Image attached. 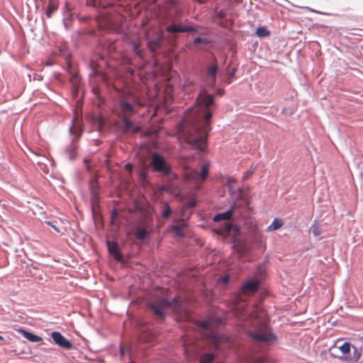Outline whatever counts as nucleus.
I'll return each mask as SVG.
<instances>
[{"label": "nucleus", "mask_w": 363, "mask_h": 363, "mask_svg": "<svg viewBox=\"0 0 363 363\" xmlns=\"http://www.w3.org/2000/svg\"><path fill=\"white\" fill-rule=\"evenodd\" d=\"M213 101V95L208 94L205 89L201 90L196 98L195 106L186 113L179 125L184 140L199 151L204 150L207 135L211 130L212 113L208 108Z\"/></svg>", "instance_id": "nucleus-1"}, {"label": "nucleus", "mask_w": 363, "mask_h": 363, "mask_svg": "<svg viewBox=\"0 0 363 363\" xmlns=\"http://www.w3.org/2000/svg\"><path fill=\"white\" fill-rule=\"evenodd\" d=\"M235 315L239 319L246 320L255 328L254 330L249 333L250 336L255 341L269 345L276 340V336L272 333L267 325L264 311H259L256 308L253 312H250L247 309L242 308V306H238L235 307Z\"/></svg>", "instance_id": "nucleus-2"}, {"label": "nucleus", "mask_w": 363, "mask_h": 363, "mask_svg": "<svg viewBox=\"0 0 363 363\" xmlns=\"http://www.w3.org/2000/svg\"><path fill=\"white\" fill-rule=\"evenodd\" d=\"M150 309L160 318H164L169 311L176 313H182L184 311L182 303L177 298L172 301H167L162 296H156L154 300L148 303Z\"/></svg>", "instance_id": "nucleus-3"}, {"label": "nucleus", "mask_w": 363, "mask_h": 363, "mask_svg": "<svg viewBox=\"0 0 363 363\" xmlns=\"http://www.w3.org/2000/svg\"><path fill=\"white\" fill-rule=\"evenodd\" d=\"M150 167L154 172L160 173L164 177L174 178L175 175L172 173V167L166 159L158 153H152L150 157Z\"/></svg>", "instance_id": "nucleus-4"}, {"label": "nucleus", "mask_w": 363, "mask_h": 363, "mask_svg": "<svg viewBox=\"0 0 363 363\" xmlns=\"http://www.w3.org/2000/svg\"><path fill=\"white\" fill-rule=\"evenodd\" d=\"M137 103L134 99L123 97L120 99L119 107L117 110V114L119 117L128 118L136 113L135 104Z\"/></svg>", "instance_id": "nucleus-5"}, {"label": "nucleus", "mask_w": 363, "mask_h": 363, "mask_svg": "<svg viewBox=\"0 0 363 363\" xmlns=\"http://www.w3.org/2000/svg\"><path fill=\"white\" fill-rule=\"evenodd\" d=\"M210 164L208 162L204 163L199 173L197 170L193 169H187L185 174V177L187 181H204L208 176Z\"/></svg>", "instance_id": "nucleus-6"}, {"label": "nucleus", "mask_w": 363, "mask_h": 363, "mask_svg": "<svg viewBox=\"0 0 363 363\" xmlns=\"http://www.w3.org/2000/svg\"><path fill=\"white\" fill-rule=\"evenodd\" d=\"M51 337L55 343L60 347L69 350L72 347V343L59 332H52Z\"/></svg>", "instance_id": "nucleus-7"}, {"label": "nucleus", "mask_w": 363, "mask_h": 363, "mask_svg": "<svg viewBox=\"0 0 363 363\" xmlns=\"http://www.w3.org/2000/svg\"><path fill=\"white\" fill-rule=\"evenodd\" d=\"M260 279L257 277L249 280L243 284L242 291L245 294H251L255 293L259 286Z\"/></svg>", "instance_id": "nucleus-8"}, {"label": "nucleus", "mask_w": 363, "mask_h": 363, "mask_svg": "<svg viewBox=\"0 0 363 363\" xmlns=\"http://www.w3.org/2000/svg\"><path fill=\"white\" fill-rule=\"evenodd\" d=\"M123 129L125 133H137L139 131L140 128L135 125L128 118H122Z\"/></svg>", "instance_id": "nucleus-9"}, {"label": "nucleus", "mask_w": 363, "mask_h": 363, "mask_svg": "<svg viewBox=\"0 0 363 363\" xmlns=\"http://www.w3.org/2000/svg\"><path fill=\"white\" fill-rule=\"evenodd\" d=\"M186 226V223L184 220L178 221L175 225H173L172 230L174 235L177 237H183L184 228Z\"/></svg>", "instance_id": "nucleus-10"}, {"label": "nucleus", "mask_w": 363, "mask_h": 363, "mask_svg": "<svg viewBox=\"0 0 363 363\" xmlns=\"http://www.w3.org/2000/svg\"><path fill=\"white\" fill-rule=\"evenodd\" d=\"M218 67L216 65H212L208 67L207 74L208 76V84L210 86H214L216 83V75L217 73Z\"/></svg>", "instance_id": "nucleus-11"}, {"label": "nucleus", "mask_w": 363, "mask_h": 363, "mask_svg": "<svg viewBox=\"0 0 363 363\" xmlns=\"http://www.w3.org/2000/svg\"><path fill=\"white\" fill-rule=\"evenodd\" d=\"M107 246H108V251L110 252V253L114 256V257L117 259V260H121L122 257H121V255L119 252V250H118V245L114 243V242H111L110 241H107Z\"/></svg>", "instance_id": "nucleus-12"}, {"label": "nucleus", "mask_w": 363, "mask_h": 363, "mask_svg": "<svg viewBox=\"0 0 363 363\" xmlns=\"http://www.w3.org/2000/svg\"><path fill=\"white\" fill-rule=\"evenodd\" d=\"M20 332L22 333L23 336L27 339L28 340L32 342H38L43 340L42 337L38 335H36L33 333L28 332L25 330L21 329Z\"/></svg>", "instance_id": "nucleus-13"}, {"label": "nucleus", "mask_w": 363, "mask_h": 363, "mask_svg": "<svg viewBox=\"0 0 363 363\" xmlns=\"http://www.w3.org/2000/svg\"><path fill=\"white\" fill-rule=\"evenodd\" d=\"M353 349H354V351H353V354L352 356H350V357L346 356L342 359H345V360L352 361L353 362H358L361 359V357H362L361 349L356 347H353Z\"/></svg>", "instance_id": "nucleus-14"}, {"label": "nucleus", "mask_w": 363, "mask_h": 363, "mask_svg": "<svg viewBox=\"0 0 363 363\" xmlns=\"http://www.w3.org/2000/svg\"><path fill=\"white\" fill-rule=\"evenodd\" d=\"M233 208H232L231 209L225 211V212H223V213H218L217 215H216L213 218V220L215 222H218L220 220H228L230 218L231 216H232V213H233Z\"/></svg>", "instance_id": "nucleus-15"}, {"label": "nucleus", "mask_w": 363, "mask_h": 363, "mask_svg": "<svg viewBox=\"0 0 363 363\" xmlns=\"http://www.w3.org/2000/svg\"><path fill=\"white\" fill-rule=\"evenodd\" d=\"M284 223L283 221L279 218H274L271 225H269L267 230V231H274L276 230H278L283 225Z\"/></svg>", "instance_id": "nucleus-16"}, {"label": "nucleus", "mask_w": 363, "mask_h": 363, "mask_svg": "<svg viewBox=\"0 0 363 363\" xmlns=\"http://www.w3.org/2000/svg\"><path fill=\"white\" fill-rule=\"evenodd\" d=\"M135 235L138 239H145L147 235V230L146 228L143 226H138L136 228Z\"/></svg>", "instance_id": "nucleus-17"}, {"label": "nucleus", "mask_w": 363, "mask_h": 363, "mask_svg": "<svg viewBox=\"0 0 363 363\" xmlns=\"http://www.w3.org/2000/svg\"><path fill=\"white\" fill-rule=\"evenodd\" d=\"M339 350L344 354H348L351 350V344L350 342H345L338 347Z\"/></svg>", "instance_id": "nucleus-18"}, {"label": "nucleus", "mask_w": 363, "mask_h": 363, "mask_svg": "<svg viewBox=\"0 0 363 363\" xmlns=\"http://www.w3.org/2000/svg\"><path fill=\"white\" fill-rule=\"evenodd\" d=\"M256 34L259 37L264 38L269 35V31L265 27H259L257 29Z\"/></svg>", "instance_id": "nucleus-19"}, {"label": "nucleus", "mask_w": 363, "mask_h": 363, "mask_svg": "<svg viewBox=\"0 0 363 363\" xmlns=\"http://www.w3.org/2000/svg\"><path fill=\"white\" fill-rule=\"evenodd\" d=\"M69 131L72 135H75L77 137H79L82 130L79 125H74L69 128Z\"/></svg>", "instance_id": "nucleus-20"}, {"label": "nucleus", "mask_w": 363, "mask_h": 363, "mask_svg": "<svg viewBox=\"0 0 363 363\" xmlns=\"http://www.w3.org/2000/svg\"><path fill=\"white\" fill-rule=\"evenodd\" d=\"M214 326L212 319L206 320L201 323V327L205 329H211Z\"/></svg>", "instance_id": "nucleus-21"}, {"label": "nucleus", "mask_w": 363, "mask_h": 363, "mask_svg": "<svg viewBox=\"0 0 363 363\" xmlns=\"http://www.w3.org/2000/svg\"><path fill=\"white\" fill-rule=\"evenodd\" d=\"M214 359V356L211 354H206L201 359V363H211Z\"/></svg>", "instance_id": "nucleus-22"}, {"label": "nucleus", "mask_w": 363, "mask_h": 363, "mask_svg": "<svg viewBox=\"0 0 363 363\" xmlns=\"http://www.w3.org/2000/svg\"><path fill=\"white\" fill-rule=\"evenodd\" d=\"M311 230L315 236H318L322 233L321 228L317 224H313L311 228Z\"/></svg>", "instance_id": "nucleus-23"}, {"label": "nucleus", "mask_w": 363, "mask_h": 363, "mask_svg": "<svg viewBox=\"0 0 363 363\" xmlns=\"http://www.w3.org/2000/svg\"><path fill=\"white\" fill-rule=\"evenodd\" d=\"M182 30V26L171 25L167 27V30L169 33H179Z\"/></svg>", "instance_id": "nucleus-24"}, {"label": "nucleus", "mask_w": 363, "mask_h": 363, "mask_svg": "<svg viewBox=\"0 0 363 363\" xmlns=\"http://www.w3.org/2000/svg\"><path fill=\"white\" fill-rule=\"evenodd\" d=\"M57 10V6L54 4H50L48 7L46 14L48 17H51L52 13Z\"/></svg>", "instance_id": "nucleus-25"}, {"label": "nucleus", "mask_w": 363, "mask_h": 363, "mask_svg": "<svg viewBox=\"0 0 363 363\" xmlns=\"http://www.w3.org/2000/svg\"><path fill=\"white\" fill-rule=\"evenodd\" d=\"M196 204V202L194 201H189L185 206L184 208L182 211V216H184V211L185 209H189L193 208Z\"/></svg>", "instance_id": "nucleus-26"}, {"label": "nucleus", "mask_w": 363, "mask_h": 363, "mask_svg": "<svg viewBox=\"0 0 363 363\" xmlns=\"http://www.w3.org/2000/svg\"><path fill=\"white\" fill-rule=\"evenodd\" d=\"M60 55L67 59L69 56L68 50L64 48L59 49Z\"/></svg>", "instance_id": "nucleus-27"}, {"label": "nucleus", "mask_w": 363, "mask_h": 363, "mask_svg": "<svg viewBox=\"0 0 363 363\" xmlns=\"http://www.w3.org/2000/svg\"><path fill=\"white\" fill-rule=\"evenodd\" d=\"M76 148V145L74 144H72L71 147L67 148V152H72V151L74 150ZM69 158L71 160H73L74 158V155L72 153H70Z\"/></svg>", "instance_id": "nucleus-28"}, {"label": "nucleus", "mask_w": 363, "mask_h": 363, "mask_svg": "<svg viewBox=\"0 0 363 363\" xmlns=\"http://www.w3.org/2000/svg\"><path fill=\"white\" fill-rule=\"evenodd\" d=\"M193 31H194V28L192 26H182V30H181V33H187Z\"/></svg>", "instance_id": "nucleus-29"}, {"label": "nucleus", "mask_w": 363, "mask_h": 363, "mask_svg": "<svg viewBox=\"0 0 363 363\" xmlns=\"http://www.w3.org/2000/svg\"><path fill=\"white\" fill-rule=\"evenodd\" d=\"M172 212L171 208L168 206L162 213L163 218H168Z\"/></svg>", "instance_id": "nucleus-30"}, {"label": "nucleus", "mask_w": 363, "mask_h": 363, "mask_svg": "<svg viewBox=\"0 0 363 363\" xmlns=\"http://www.w3.org/2000/svg\"><path fill=\"white\" fill-rule=\"evenodd\" d=\"M133 50H135L136 55H138V56H141L140 50L138 49V46L136 43H135V42L133 43Z\"/></svg>", "instance_id": "nucleus-31"}, {"label": "nucleus", "mask_w": 363, "mask_h": 363, "mask_svg": "<svg viewBox=\"0 0 363 363\" xmlns=\"http://www.w3.org/2000/svg\"><path fill=\"white\" fill-rule=\"evenodd\" d=\"M235 182V180L233 179H228V188H229V191H232V189H233V184Z\"/></svg>", "instance_id": "nucleus-32"}, {"label": "nucleus", "mask_w": 363, "mask_h": 363, "mask_svg": "<svg viewBox=\"0 0 363 363\" xmlns=\"http://www.w3.org/2000/svg\"><path fill=\"white\" fill-rule=\"evenodd\" d=\"M126 353H129V349L128 347H121V355L124 357Z\"/></svg>", "instance_id": "nucleus-33"}, {"label": "nucleus", "mask_w": 363, "mask_h": 363, "mask_svg": "<svg viewBox=\"0 0 363 363\" xmlns=\"http://www.w3.org/2000/svg\"><path fill=\"white\" fill-rule=\"evenodd\" d=\"M47 224L50 225L53 229H55L57 233H60V230L57 228V227L53 224L52 222L48 221L47 222Z\"/></svg>", "instance_id": "nucleus-34"}, {"label": "nucleus", "mask_w": 363, "mask_h": 363, "mask_svg": "<svg viewBox=\"0 0 363 363\" xmlns=\"http://www.w3.org/2000/svg\"><path fill=\"white\" fill-rule=\"evenodd\" d=\"M203 38H201V37H196V38L194 39V43L195 44H200V43H203Z\"/></svg>", "instance_id": "nucleus-35"}, {"label": "nucleus", "mask_w": 363, "mask_h": 363, "mask_svg": "<svg viewBox=\"0 0 363 363\" xmlns=\"http://www.w3.org/2000/svg\"><path fill=\"white\" fill-rule=\"evenodd\" d=\"M230 279V277L228 276H226L223 279V282L226 284L228 283V281H229Z\"/></svg>", "instance_id": "nucleus-36"}, {"label": "nucleus", "mask_w": 363, "mask_h": 363, "mask_svg": "<svg viewBox=\"0 0 363 363\" xmlns=\"http://www.w3.org/2000/svg\"><path fill=\"white\" fill-rule=\"evenodd\" d=\"M125 167L126 169L130 171L131 169V168H132V166H131L130 164H126Z\"/></svg>", "instance_id": "nucleus-37"}, {"label": "nucleus", "mask_w": 363, "mask_h": 363, "mask_svg": "<svg viewBox=\"0 0 363 363\" xmlns=\"http://www.w3.org/2000/svg\"><path fill=\"white\" fill-rule=\"evenodd\" d=\"M251 174H252L251 172H246L245 175V178H247L248 177H250L251 175Z\"/></svg>", "instance_id": "nucleus-38"}, {"label": "nucleus", "mask_w": 363, "mask_h": 363, "mask_svg": "<svg viewBox=\"0 0 363 363\" xmlns=\"http://www.w3.org/2000/svg\"><path fill=\"white\" fill-rule=\"evenodd\" d=\"M97 121H98L99 124V125H101V123H102V120H101V118H98V119H97Z\"/></svg>", "instance_id": "nucleus-39"}, {"label": "nucleus", "mask_w": 363, "mask_h": 363, "mask_svg": "<svg viewBox=\"0 0 363 363\" xmlns=\"http://www.w3.org/2000/svg\"><path fill=\"white\" fill-rule=\"evenodd\" d=\"M196 1H198L199 4H203L204 2L203 0H196Z\"/></svg>", "instance_id": "nucleus-40"}, {"label": "nucleus", "mask_w": 363, "mask_h": 363, "mask_svg": "<svg viewBox=\"0 0 363 363\" xmlns=\"http://www.w3.org/2000/svg\"><path fill=\"white\" fill-rule=\"evenodd\" d=\"M218 16H219L220 17H221V18H223V14L221 12H219Z\"/></svg>", "instance_id": "nucleus-41"}, {"label": "nucleus", "mask_w": 363, "mask_h": 363, "mask_svg": "<svg viewBox=\"0 0 363 363\" xmlns=\"http://www.w3.org/2000/svg\"><path fill=\"white\" fill-rule=\"evenodd\" d=\"M46 65H48V66H50V65H52V62H48L46 63Z\"/></svg>", "instance_id": "nucleus-42"}, {"label": "nucleus", "mask_w": 363, "mask_h": 363, "mask_svg": "<svg viewBox=\"0 0 363 363\" xmlns=\"http://www.w3.org/2000/svg\"><path fill=\"white\" fill-rule=\"evenodd\" d=\"M222 322V319H219V323H221Z\"/></svg>", "instance_id": "nucleus-43"}, {"label": "nucleus", "mask_w": 363, "mask_h": 363, "mask_svg": "<svg viewBox=\"0 0 363 363\" xmlns=\"http://www.w3.org/2000/svg\"><path fill=\"white\" fill-rule=\"evenodd\" d=\"M0 340H3V337L1 336H0Z\"/></svg>", "instance_id": "nucleus-44"}]
</instances>
